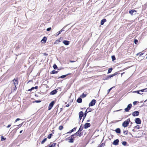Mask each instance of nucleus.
<instances>
[{
	"label": "nucleus",
	"mask_w": 147,
	"mask_h": 147,
	"mask_svg": "<svg viewBox=\"0 0 147 147\" xmlns=\"http://www.w3.org/2000/svg\"><path fill=\"white\" fill-rule=\"evenodd\" d=\"M96 101L94 99L92 100L89 104V106H92L95 105Z\"/></svg>",
	"instance_id": "obj_5"
},
{
	"label": "nucleus",
	"mask_w": 147,
	"mask_h": 147,
	"mask_svg": "<svg viewBox=\"0 0 147 147\" xmlns=\"http://www.w3.org/2000/svg\"><path fill=\"white\" fill-rule=\"evenodd\" d=\"M52 136V134L49 135L48 136V138L49 139H50L51 138V137Z\"/></svg>",
	"instance_id": "obj_31"
},
{
	"label": "nucleus",
	"mask_w": 147,
	"mask_h": 147,
	"mask_svg": "<svg viewBox=\"0 0 147 147\" xmlns=\"http://www.w3.org/2000/svg\"><path fill=\"white\" fill-rule=\"evenodd\" d=\"M47 38L46 37L44 36L43 39L41 40V42H42V43H45L47 40Z\"/></svg>",
	"instance_id": "obj_15"
},
{
	"label": "nucleus",
	"mask_w": 147,
	"mask_h": 147,
	"mask_svg": "<svg viewBox=\"0 0 147 147\" xmlns=\"http://www.w3.org/2000/svg\"><path fill=\"white\" fill-rule=\"evenodd\" d=\"M11 126V125L10 124H9V125H8V126H7V128H9V127H10Z\"/></svg>",
	"instance_id": "obj_49"
},
{
	"label": "nucleus",
	"mask_w": 147,
	"mask_h": 147,
	"mask_svg": "<svg viewBox=\"0 0 147 147\" xmlns=\"http://www.w3.org/2000/svg\"><path fill=\"white\" fill-rule=\"evenodd\" d=\"M123 133L125 135H127L128 134V131H123Z\"/></svg>",
	"instance_id": "obj_32"
},
{
	"label": "nucleus",
	"mask_w": 147,
	"mask_h": 147,
	"mask_svg": "<svg viewBox=\"0 0 147 147\" xmlns=\"http://www.w3.org/2000/svg\"><path fill=\"white\" fill-rule=\"evenodd\" d=\"M57 92V91L56 90H55L52 91L51 93L50 94L52 95H54L55 94H56Z\"/></svg>",
	"instance_id": "obj_17"
},
{
	"label": "nucleus",
	"mask_w": 147,
	"mask_h": 147,
	"mask_svg": "<svg viewBox=\"0 0 147 147\" xmlns=\"http://www.w3.org/2000/svg\"><path fill=\"white\" fill-rule=\"evenodd\" d=\"M79 118L80 120H81L82 119V117L84 115V113L82 111H80L79 112Z\"/></svg>",
	"instance_id": "obj_10"
},
{
	"label": "nucleus",
	"mask_w": 147,
	"mask_h": 147,
	"mask_svg": "<svg viewBox=\"0 0 147 147\" xmlns=\"http://www.w3.org/2000/svg\"><path fill=\"white\" fill-rule=\"evenodd\" d=\"M1 141H3V140H6V138H4L3 136H1Z\"/></svg>",
	"instance_id": "obj_33"
},
{
	"label": "nucleus",
	"mask_w": 147,
	"mask_h": 147,
	"mask_svg": "<svg viewBox=\"0 0 147 147\" xmlns=\"http://www.w3.org/2000/svg\"><path fill=\"white\" fill-rule=\"evenodd\" d=\"M71 62V63H72V62H74L75 61H70Z\"/></svg>",
	"instance_id": "obj_54"
},
{
	"label": "nucleus",
	"mask_w": 147,
	"mask_h": 147,
	"mask_svg": "<svg viewBox=\"0 0 147 147\" xmlns=\"http://www.w3.org/2000/svg\"><path fill=\"white\" fill-rule=\"evenodd\" d=\"M143 55V53H141L139 55V56L138 57V59L140 60H142L144 58V56H142V55Z\"/></svg>",
	"instance_id": "obj_14"
},
{
	"label": "nucleus",
	"mask_w": 147,
	"mask_h": 147,
	"mask_svg": "<svg viewBox=\"0 0 147 147\" xmlns=\"http://www.w3.org/2000/svg\"><path fill=\"white\" fill-rule=\"evenodd\" d=\"M112 69H112V68H109L108 70L107 74H109V73H110L111 72V71L112 70Z\"/></svg>",
	"instance_id": "obj_22"
},
{
	"label": "nucleus",
	"mask_w": 147,
	"mask_h": 147,
	"mask_svg": "<svg viewBox=\"0 0 147 147\" xmlns=\"http://www.w3.org/2000/svg\"><path fill=\"white\" fill-rule=\"evenodd\" d=\"M136 11L134 9H132L129 11V13L131 15H132L133 14H136Z\"/></svg>",
	"instance_id": "obj_8"
},
{
	"label": "nucleus",
	"mask_w": 147,
	"mask_h": 147,
	"mask_svg": "<svg viewBox=\"0 0 147 147\" xmlns=\"http://www.w3.org/2000/svg\"><path fill=\"white\" fill-rule=\"evenodd\" d=\"M82 135V134L80 132L78 134V136L79 137H81Z\"/></svg>",
	"instance_id": "obj_41"
},
{
	"label": "nucleus",
	"mask_w": 147,
	"mask_h": 147,
	"mask_svg": "<svg viewBox=\"0 0 147 147\" xmlns=\"http://www.w3.org/2000/svg\"><path fill=\"white\" fill-rule=\"evenodd\" d=\"M38 88V86H35V87L34 88H35V89H37Z\"/></svg>",
	"instance_id": "obj_52"
},
{
	"label": "nucleus",
	"mask_w": 147,
	"mask_h": 147,
	"mask_svg": "<svg viewBox=\"0 0 147 147\" xmlns=\"http://www.w3.org/2000/svg\"><path fill=\"white\" fill-rule=\"evenodd\" d=\"M60 40H57L56 41V42H60Z\"/></svg>",
	"instance_id": "obj_53"
},
{
	"label": "nucleus",
	"mask_w": 147,
	"mask_h": 147,
	"mask_svg": "<svg viewBox=\"0 0 147 147\" xmlns=\"http://www.w3.org/2000/svg\"><path fill=\"white\" fill-rule=\"evenodd\" d=\"M66 106H67V107H68V105H66Z\"/></svg>",
	"instance_id": "obj_61"
},
{
	"label": "nucleus",
	"mask_w": 147,
	"mask_h": 147,
	"mask_svg": "<svg viewBox=\"0 0 147 147\" xmlns=\"http://www.w3.org/2000/svg\"><path fill=\"white\" fill-rule=\"evenodd\" d=\"M126 142L125 141L123 142L122 143V144L124 146H125L127 144Z\"/></svg>",
	"instance_id": "obj_36"
},
{
	"label": "nucleus",
	"mask_w": 147,
	"mask_h": 147,
	"mask_svg": "<svg viewBox=\"0 0 147 147\" xmlns=\"http://www.w3.org/2000/svg\"><path fill=\"white\" fill-rule=\"evenodd\" d=\"M82 100L81 98H79L77 100V101L79 103H81L82 102Z\"/></svg>",
	"instance_id": "obj_18"
},
{
	"label": "nucleus",
	"mask_w": 147,
	"mask_h": 147,
	"mask_svg": "<svg viewBox=\"0 0 147 147\" xmlns=\"http://www.w3.org/2000/svg\"><path fill=\"white\" fill-rule=\"evenodd\" d=\"M113 61H114L115 59V57L114 56H112L111 57Z\"/></svg>",
	"instance_id": "obj_37"
},
{
	"label": "nucleus",
	"mask_w": 147,
	"mask_h": 147,
	"mask_svg": "<svg viewBox=\"0 0 147 147\" xmlns=\"http://www.w3.org/2000/svg\"><path fill=\"white\" fill-rule=\"evenodd\" d=\"M72 132H71V130L69 131V132H67V134L70 133H71Z\"/></svg>",
	"instance_id": "obj_50"
},
{
	"label": "nucleus",
	"mask_w": 147,
	"mask_h": 147,
	"mask_svg": "<svg viewBox=\"0 0 147 147\" xmlns=\"http://www.w3.org/2000/svg\"><path fill=\"white\" fill-rule=\"evenodd\" d=\"M115 131L117 133L119 134L121 132L120 129L119 128L116 129L115 130Z\"/></svg>",
	"instance_id": "obj_19"
},
{
	"label": "nucleus",
	"mask_w": 147,
	"mask_h": 147,
	"mask_svg": "<svg viewBox=\"0 0 147 147\" xmlns=\"http://www.w3.org/2000/svg\"><path fill=\"white\" fill-rule=\"evenodd\" d=\"M56 143H53L51 145V146L52 147H54V146H56Z\"/></svg>",
	"instance_id": "obj_39"
},
{
	"label": "nucleus",
	"mask_w": 147,
	"mask_h": 147,
	"mask_svg": "<svg viewBox=\"0 0 147 147\" xmlns=\"http://www.w3.org/2000/svg\"><path fill=\"white\" fill-rule=\"evenodd\" d=\"M63 31V29H61V30L59 31V32H58L57 33L56 35L57 36H58L59 34H61V33L62 32V31Z\"/></svg>",
	"instance_id": "obj_21"
},
{
	"label": "nucleus",
	"mask_w": 147,
	"mask_h": 147,
	"mask_svg": "<svg viewBox=\"0 0 147 147\" xmlns=\"http://www.w3.org/2000/svg\"><path fill=\"white\" fill-rule=\"evenodd\" d=\"M20 119L19 118L17 119L15 121V122H16L17 121L20 120Z\"/></svg>",
	"instance_id": "obj_45"
},
{
	"label": "nucleus",
	"mask_w": 147,
	"mask_h": 147,
	"mask_svg": "<svg viewBox=\"0 0 147 147\" xmlns=\"http://www.w3.org/2000/svg\"><path fill=\"white\" fill-rule=\"evenodd\" d=\"M41 102L40 100H36L35 101V102L37 103L40 102Z\"/></svg>",
	"instance_id": "obj_47"
},
{
	"label": "nucleus",
	"mask_w": 147,
	"mask_h": 147,
	"mask_svg": "<svg viewBox=\"0 0 147 147\" xmlns=\"http://www.w3.org/2000/svg\"><path fill=\"white\" fill-rule=\"evenodd\" d=\"M137 102L136 101H134L133 102V104L134 105H135L136 104V103Z\"/></svg>",
	"instance_id": "obj_46"
},
{
	"label": "nucleus",
	"mask_w": 147,
	"mask_h": 147,
	"mask_svg": "<svg viewBox=\"0 0 147 147\" xmlns=\"http://www.w3.org/2000/svg\"><path fill=\"white\" fill-rule=\"evenodd\" d=\"M54 103L55 102L54 101H52L51 103H50L48 107L49 110H50L52 108L53 106Z\"/></svg>",
	"instance_id": "obj_7"
},
{
	"label": "nucleus",
	"mask_w": 147,
	"mask_h": 147,
	"mask_svg": "<svg viewBox=\"0 0 147 147\" xmlns=\"http://www.w3.org/2000/svg\"><path fill=\"white\" fill-rule=\"evenodd\" d=\"M124 74V73H122L121 74V75H122V74Z\"/></svg>",
	"instance_id": "obj_57"
},
{
	"label": "nucleus",
	"mask_w": 147,
	"mask_h": 147,
	"mask_svg": "<svg viewBox=\"0 0 147 147\" xmlns=\"http://www.w3.org/2000/svg\"><path fill=\"white\" fill-rule=\"evenodd\" d=\"M135 122L138 124H140L141 123V121L139 118H137L136 119Z\"/></svg>",
	"instance_id": "obj_9"
},
{
	"label": "nucleus",
	"mask_w": 147,
	"mask_h": 147,
	"mask_svg": "<svg viewBox=\"0 0 147 147\" xmlns=\"http://www.w3.org/2000/svg\"><path fill=\"white\" fill-rule=\"evenodd\" d=\"M103 145V144H101L100 146H98V147H102V146Z\"/></svg>",
	"instance_id": "obj_51"
},
{
	"label": "nucleus",
	"mask_w": 147,
	"mask_h": 147,
	"mask_svg": "<svg viewBox=\"0 0 147 147\" xmlns=\"http://www.w3.org/2000/svg\"><path fill=\"white\" fill-rule=\"evenodd\" d=\"M132 107V105L131 104H129L127 106V107H128L130 109Z\"/></svg>",
	"instance_id": "obj_29"
},
{
	"label": "nucleus",
	"mask_w": 147,
	"mask_h": 147,
	"mask_svg": "<svg viewBox=\"0 0 147 147\" xmlns=\"http://www.w3.org/2000/svg\"><path fill=\"white\" fill-rule=\"evenodd\" d=\"M57 72H58L57 71L53 70V71H52L51 72V74H57Z\"/></svg>",
	"instance_id": "obj_25"
},
{
	"label": "nucleus",
	"mask_w": 147,
	"mask_h": 147,
	"mask_svg": "<svg viewBox=\"0 0 147 147\" xmlns=\"http://www.w3.org/2000/svg\"><path fill=\"white\" fill-rule=\"evenodd\" d=\"M63 128V126L61 125L59 126V129L60 130H61Z\"/></svg>",
	"instance_id": "obj_34"
},
{
	"label": "nucleus",
	"mask_w": 147,
	"mask_h": 147,
	"mask_svg": "<svg viewBox=\"0 0 147 147\" xmlns=\"http://www.w3.org/2000/svg\"><path fill=\"white\" fill-rule=\"evenodd\" d=\"M44 54H45V53H44ZM44 55H45V54H44Z\"/></svg>",
	"instance_id": "obj_63"
},
{
	"label": "nucleus",
	"mask_w": 147,
	"mask_h": 147,
	"mask_svg": "<svg viewBox=\"0 0 147 147\" xmlns=\"http://www.w3.org/2000/svg\"><path fill=\"white\" fill-rule=\"evenodd\" d=\"M120 110H118L117 111H120Z\"/></svg>",
	"instance_id": "obj_62"
},
{
	"label": "nucleus",
	"mask_w": 147,
	"mask_h": 147,
	"mask_svg": "<svg viewBox=\"0 0 147 147\" xmlns=\"http://www.w3.org/2000/svg\"><path fill=\"white\" fill-rule=\"evenodd\" d=\"M147 88H146L145 89L141 90V92H147Z\"/></svg>",
	"instance_id": "obj_26"
},
{
	"label": "nucleus",
	"mask_w": 147,
	"mask_h": 147,
	"mask_svg": "<svg viewBox=\"0 0 147 147\" xmlns=\"http://www.w3.org/2000/svg\"><path fill=\"white\" fill-rule=\"evenodd\" d=\"M68 74H66V75H62V76H61L60 77V78H64L65 77L67 76Z\"/></svg>",
	"instance_id": "obj_27"
},
{
	"label": "nucleus",
	"mask_w": 147,
	"mask_h": 147,
	"mask_svg": "<svg viewBox=\"0 0 147 147\" xmlns=\"http://www.w3.org/2000/svg\"><path fill=\"white\" fill-rule=\"evenodd\" d=\"M47 140V138H45L41 142V144H43Z\"/></svg>",
	"instance_id": "obj_24"
},
{
	"label": "nucleus",
	"mask_w": 147,
	"mask_h": 147,
	"mask_svg": "<svg viewBox=\"0 0 147 147\" xmlns=\"http://www.w3.org/2000/svg\"><path fill=\"white\" fill-rule=\"evenodd\" d=\"M89 121H90V120H88L87 121H88V122H89Z\"/></svg>",
	"instance_id": "obj_58"
},
{
	"label": "nucleus",
	"mask_w": 147,
	"mask_h": 147,
	"mask_svg": "<svg viewBox=\"0 0 147 147\" xmlns=\"http://www.w3.org/2000/svg\"><path fill=\"white\" fill-rule=\"evenodd\" d=\"M146 101H147V99L144 102H146Z\"/></svg>",
	"instance_id": "obj_59"
},
{
	"label": "nucleus",
	"mask_w": 147,
	"mask_h": 147,
	"mask_svg": "<svg viewBox=\"0 0 147 147\" xmlns=\"http://www.w3.org/2000/svg\"><path fill=\"white\" fill-rule=\"evenodd\" d=\"M51 28H47V31H50L51 30Z\"/></svg>",
	"instance_id": "obj_44"
},
{
	"label": "nucleus",
	"mask_w": 147,
	"mask_h": 147,
	"mask_svg": "<svg viewBox=\"0 0 147 147\" xmlns=\"http://www.w3.org/2000/svg\"><path fill=\"white\" fill-rule=\"evenodd\" d=\"M53 67L55 69H57V65L55 64L53 65Z\"/></svg>",
	"instance_id": "obj_30"
},
{
	"label": "nucleus",
	"mask_w": 147,
	"mask_h": 147,
	"mask_svg": "<svg viewBox=\"0 0 147 147\" xmlns=\"http://www.w3.org/2000/svg\"><path fill=\"white\" fill-rule=\"evenodd\" d=\"M63 43L66 45H68L69 44V42L67 40H63Z\"/></svg>",
	"instance_id": "obj_16"
},
{
	"label": "nucleus",
	"mask_w": 147,
	"mask_h": 147,
	"mask_svg": "<svg viewBox=\"0 0 147 147\" xmlns=\"http://www.w3.org/2000/svg\"><path fill=\"white\" fill-rule=\"evenodd\" d=\"M76 137L73 134L71 136L67 138V139L69 140L68 142L69 143H73L74 141V139Z\"/></svg>",
	"instance_id": "obj_2"
},
{
	"label": "nucleus",
	"mask_w": 147,
	"mask_h": 147,
	"mask_svg": "<svg viewBox=\"0 0 147 147\" xmlns=\"http://www.w3.org/2000/svg\"><path fill=\"white\" fill-rule=\"evenodd\" d=\"M22 131H23V130H22L21 131H20V134H21V133H22Z\"/></svg>",
	"instance_id": "obj_55"
},
{
	"label": "nucleus",
	"mask_w": 147,
	"mask_h": 147,
	"mask_svg": "<svg viewBox=\"0 0 147 147\" xmlns=\"http://www.w3.org/2000/svg\"><path fill=\"white\" fill-rule=\"evenodd\" d=\"M82 129H83L82 127H80V128H79V130H78V131L77 132H76V133H75L73 135H74L75 136H78V135L79 133L81 132V131L82 130Z\"/></svg>",
	"instance_id": "obj_6"
},
{
	"label": "nucleus",
	"mask_w": 147,
	"mask_h": 147,
	"mask_svg": "<svg viewBox=\"0 0 147 147\" xmlns=\"http://www.w3.org/2000/svg\"><path fill=\"white\" fill-rule=\"evenodd\" d=\"M130 122V119L129 118L124 121L122 124V126L124 127H127Z\"/></svg>",
	"instance_id": "obj_3"
},
{
	"label": "nucleus",
	"mask_w": 147,
	"mask_h": 147,
	"mask_svg": "<svg viewBox=\"0 0 147 147\" xmlns=\"http://www.w3.org/2000/svg\"><path fill=\"white\" fill-rule=\"evenodd\" d=\"M106 21V20L105 19H103L101 21V25H102Z\"/></svg>",
	"instance_id": "obj_20"
},
{
	"label": "nucleus",
	"mask_w": 147,
	"mask_h": 147,
	"mask_svg": "<svg viewBox=\"0 0 147 147\" xmlns=\"http://www.w3.org/2000/svg\"><path fill=\"white\" fill-rule=\"evenodd\" d=\"M113 88V87H112L111 88H110L107 91H108V94L109 93V92L111 90L112 88Z\"/></svg>",
	"instance_id": "obj_43"
},
{
	"label": "nucleus",
	"mask_w": 147,
	"mask_h": 147,
	"mask_svg": "<svg viewBox=\"0 0 147 147\" xmlns=\"http://www.w3.org/2000/svg\"><path fill=\"white\" fill-rule=\"evenodd\" d=\"M130 109H129L127 107L125 109V112H128L130 110Z\"/></svg>",
	"instance_id": "obj_28"
},
{
	"label": "nucleus",
	"mask_w": 147,
	"mask_h": 147,
	"mask_svg": "<svg viewBox=\"0 0 147 147\" xmlns=\"http://www.w3.org/2000/svg\"><path fill=\"white\" fill-rule=\"evenodd\" d=\"M119 142V140L118 139H117L116 140H115L113 142V144L115 145H117L118 144V143Z\"/></svg>",
	"instance_id": "obj_11"
},
{
	"label": "nucleus",
	"mask_w": 147,
	"mask_h": 147,
	"mask_svg": "<svg viewBox=\"0 0 147 147\" xmlns=\"http://www.w3.org/2000/svg\"><path fill=\"white\" fill-rule=\"evenodd\" d=\"M140 92H141V90L137 91H136V92L138 94H141V93H140Z\"/></svg>",
	"instance_id": "obj_40"
},
{
	"label": "nucleus",
	"mask_w": 147,
	"mask_h": 147,
	"mask_svg": "<svg viewBox=\"0 0 147 147\" xmlns=\"http://www.w3.org/2000/svg\"><path fill=\"white\" fill-rule=\"evenodd\" d=\"M86 94L83 93L82 95L80 96V97L82 98L85 97L86 96Z\"/></svg>",
	"instance_id": "obj_23"
},
{
	"label": "nucleus",
	"mask_w": 147,
	"mask_h": 147,
	"mask_svg": "<svg viewBox=\"0 0 147 147\" xmlns=\"http://www.w3.org/2000/svg\"><path fill=\"white\" fill-rule=\"evenodd\" d=\"M34 88V87H32V88H31V89H29V90H28V91H30V90H32Z\"/></svg>",
	"instance_id": "obj_48"
},
{
	"label": "nucleus",
	"mask_w": 147,
	"mask_h": 147,
	"mask_svg": "<svg viewBox=\"0 0 147 147\" xmlns=\"http://www.w3.org/2000/svg\"><path fill=\"white\" fill-rule=\"evenodd\" d=\"M90 126V124L89 123H86L84 125V128L86 129Z\"/></svg>",
	"instance_id": "obj_12"
},
{
	"label": "nucleus",
	"mask_w": 147,
	"mask_h": 147,
	"mask_svg": "<svg viewBox=\"0 0 147 147\" xmlns=\"http://www.w3.org/2000/svg\"><path fill=\"white\" fill-rule=\"evenodd\" d=\"M117 74L116 73H115L114 74L111 75L109 76H107L104 79V80H108L109 79L111 78V77H113L114 76L116 75Z\"/></svg>",
	"instance_id": "obj_4"
},
{
	"label": "nucleus",
	"mask_w": 147,
	"mask_h": 147,
	"mask_svg": "<svg viewBox=\"0 0 147 147\" xmlns=\"http://www.w3.org/2000/svg\"><path fill=\"white\" fill-rule=\"evenodd\" d=\"M49 147H52L51 145V146H50Z\"/></svg>",
	"instance_id": "obj_60"
},
{
	"label": "nucleus",
	"mask_w": 147,
	"mask_h": 147,
	"mask_svg": "<svg viewBox=\"0 0 147 147\" xmlns=\"http://www.w3.org/2000/svg\"><path fill=\"white\" fill-rule=\"evenodd\" d=\"M44 54H45V53H44ZM44 55H45V54H44Z\"/></svg>",
	"instance_id": "obj_64"
},
{
	"label": "nucleus",
	"mask_w": 147,
	"mask_h": 147,
	"mask_svg": "<svg viewBox=\"0 0 147 147\" xmlns=\"http://www.w3.org/2000/svg\"><path fill=\"white\" fill-rule=\"evenodd\" d=\"M139 55V53H138V54H137V55Z\"/></svg>",
	"instance_id": "obj_56"
},
{
	"label": "nucleus",
	"mask_w": 147,
	"mask_h": 147,
	"mask_svg": "<svg viewBox=\"0 0 147 147\" xmlns=\"http://www.w3.org/2000/svg\"><path fill=\"white\" fill-rule=\"evenodd\" d=\"M87 112V111H86V112H85V113H84V116L83 117V121L84 120V118L85 117L86 115V114H87V113L86 112Z\"/></svg>",
	"instance_id": "obj_38"
},
{
	"label": "nucleus",
	"mask_w": 147,
	"mask_h": 147,
	"mask_svg": "<svg viewBox=\"0 0 147 147\" xmlns=\"http://www.w3.org/2000/svg\"><path fill=\"white\" fill-rule=\"evenodd\" d=\"M139 112L138 111H136L132 113V115L134 116H137L139 115Z\"/></svg>",
	"instance_id": "obj_13"
},
{
	"label": "nucleus",
	"mask_w": 147,
	"mask_h": 147,
	"mask_svg": "<svg viewBox=\"0 0 147 147\" xmlns=\"http://www.w3.org/2000/svg\"><path fill=\"white\" fill-rule=\"evenodd\" d=\"M138 42V41L137 40L135 39L134 40V42L135 44H137Z\"/></svg>",
	"instance_id": "obj_42"
},
{
	"label": "nucleus",
	"mask_w": 147,
	"mask_h": 147,
	"mask_svg": "<svg viewBox=\"0 0 147 147\" xmlns=\"http://www.w3.org/2000/svg\"><path fill=\"white\" fill-rule=\"evenodd\" d=\"M76 129V127H74V128H73L72 129H71V132H73V131H75Z\"/></svg>",
	"instance_id": "obj_35"
},
{
	"label": "nucleus",
	"mask_w": 147,
	"mask_h": 147,
	"mask_svg": "<svg viewBox=\"0 0 147 147\" xmlns=\"http://www.w3.org/2000/svg\"><path fill=\"white\" fill-rule=\"evenodd\" d=\"M13 84H14V86L13 88L14 90H15L16 89V86L18 84V79H15L13 80Z\"/></svg>",
	"instance_id": "obj_1"
}]
</instances>
